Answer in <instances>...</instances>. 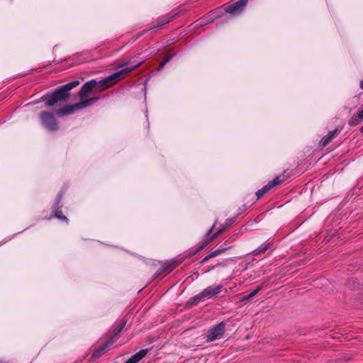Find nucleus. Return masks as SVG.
<instances>
[{
	"label": "nucleus",
	"instance_id": "nucleus-1",
	"mask_svg": "<svg viewBox=\"0 0 363 363\" xmlns=\"http://www.w3.org/2000/svg\"><path fill=\"white\" fill-rule=\"evenodd\" d=\"M140 55V54L135 55L133 59L128 61L118 64L116 65L117 68L121 67L122 69L112 74L99 81L92 79V93L100 92L111 87L130 72L138 67L145 60V59H140L139 60H135L138 58Z\"/></svg>",
	"mask_w": 363,
	"mask_h": 363
},
{
	"label": "nucleus",
	"instance_id": "nucleus-2",
	"mask_svg": "<svg viewBox=\"0 0 363 363\" xmlns=\"http://www.w3.org/2000/svg\"><path fill=\"white\" fill-rule=\"evenodd\" d=\"M89 93H91V80L86 82L79 92V98L82 99L80 103L59 108L57 110L56 114L60 116L70 115L74 113L76 110L88 106L91 104V98H87Z\"/></svg>",
	"mask_w": 363,
	"mask_h": 363
},
{
	"label": "nucleus",
	"instance_id": "nucleus-3",
	"mask_svg": "<svg viewBox=\"0 0 363 363\" xmlns=\"http://www.w3.org/2000/svg\"><path fill=\"white\" fill-rule=\"evenodd\" d=\"M126 322L121 320L117 328L113 331V334L104 341L101 345H99L92 352V359H97L104 355L110 349V347L116 342L122 330L124 328Z\"/></svg>",
	"mask_w": 363,
	"mask_h": 363
},
{
	"label": "nucleus",
	"instance_id": "nucleus-4",
	"mask_svg": "<svg viewBox=\"0 0 363 363\" xmlns=\"http://www.w3.org/2000/svg\"><path fill=\"white\" fill-rule=\"evenodd\" d=\"M223 289V286L222 284H218L217 286H209L203 289L199 294L191 297L187 302V304L189 306L197 305L201 301H203L206 299H213L218 297V294H220L222 289Z\"/></svg>",
	"mask_w": 363,
	"mask_h": 363
},
{
	"label": "nucleus",
	"instance_id": "nucleus-5",
	"mask_svg": "<svg viewBox=\"0 0 363 363\" xmlns=\"http://www.w3.org/2000/svg\"><path fill=\"white\" fill-rule=\"evenodd\" d=\"M68 99L66 94L60 87L52 92H48L40 97L39 102H45V106L52 107L59 102L65 101Z\"/></svg>",
	"mask_w": 363,
	"mask_h": 363
},
{
	"label": "nucleus",
	"instance_id": "nucleus-6",
	"mask_svg": "<svg viewBox=\"0 0 363 363\" xmlns=\"http://www.w3.org/2000/svg\"><path fill=\"white\" fill-rule=\"evenodd\" d=\"M40 121L43 127L49 132H54L58 128V123L55 114L49 111H42L40 113Z\"/></svg>",
	"mask_w": 363,
	"mask_h": 363
},
{
	"label": "nucleus",
	"instance_id": "nucleus-7",
	"mask_svg": "<svg viewBox=\"0 0 363 363\" xmlns=\"http://www.w3.org/2000/svg\"><path fill=\"white\" fill-rule=\"evenodd\" d=\"M65 190L61 189L57 194L55 202L52 206V213H53V217L59 219L61 221H64L65 223H68V218L63 215L62 211V208L63 206V203L62 202Z\"/></svg>",
	"mask_w": 363,
	"mask_h": 363
},
{
	"label": "nucleus",
	"instance_id": "nucleus-8",
	"mask_svg": "<svg viewBox=\"0 0 363 363\" xmlns=\"http://www.w3.org/2000/svg\"><path fill=\"white\" fill-rule=\"evenodd\" d=\"M225 332V323L220 322L213 328H210L206 335V341L210 342L220 339Z\"/></svg>",
	"mask_w": 363,
	"mask_h": 363
},
{
	"label": "nucleus",
	"instance_id": "nucleus-9",
	"mask_svg": "<svg viewBox=\"0 0 363 363\" xmlns=\"http://www.w3.org/2000/svg\"><path fill=\"white\" fill-rule=\"evenodd\" d=\"M286 178L287 176L285 175V172H284L282 175L277 176L273 180L269 182L267 185L264 186L261 189L258 190L256 192V196L257 199L261 198L264 194H266L275 186L282 183L284 181L286 180Z\"/></svg>",
	"mask_w": 363,
	"mask_h": 363
},
{
	"label": "nucleus",
	"instance_id": "nucleus-10",
	"mask_svg": "<svg viewBox=\"0 0 363 363\" xmlns=\"http://www.w3.org/2000/svg\"><path fill=\"white\" fill-rule=\"evenodd\" d=\"M247 1V0H239L231 5L226 6L225 11L231 15H237L243 11Z\"/></svg>",
	"mask_w": 363,
	"mask_h": 363
},
{
	"label": "nucleus",
	"instance_id": "nucleus-11",
	"mask_svg": "<svg viewBox=\"0 0 363 363\" xmlns=\"http://www.w3.org/2000/svg\"><path fill=\"white\" fill-rule=\"evenodd\" d=\"M149 350L143 349L140 350L136 354L132 355L125 363H137L146 356Z\"/></svg>",
	"mask_w": 363,
	"mask_h": 363
},
{
	"label": "nucleus",
	"instance_id": "nucleus-12",
	"mask_svg": "<svg viewBox=\"0 0 363 363\" xmlns=\"http://www.w3.org/2000/svg\"><path fill=\"white\" fill-rule=\"evenodd\" d=\"M79 84V81L78 80H74L66 84H64L62 86H59L60 89L66 94L67 97L69 99V91L77 86Z\"/></svg>",
	"mask_w": 363,
	"mask_h": 363
},
{
	"label": "nucleus",
	"instance_id": "nucleus-13",
	"mask_svg": "<svg viewBox=\"0 0 363 363\" xmlns=\"http://www.w3.org/2000/svg\"><path fill=\"white\" fill-rule=\"evenodd\" d=\"M363 121V108L359 111L357 115H354L348 121L350 126H356Z\"/></svg>",
	"mask_w": 363,
	"mask_h": 363
},
{
	"label": "nucleus",
	"instance_id": "nucleus-14",
	"mask_svg": "<svg viewBox=\"0 0 363 363\" xmlns=\"http://www.w3.org/2000/svg\"><path fill=\"white\" fill-rule=\"evenodd\" d=\"M228 247H224V248H222V247H219L218 248L217 250H214V251H212L208 255H206L202 260V263H205L209 259L211 258H213V257H215L216 256H218L220 255V254L223 253L224 252L226 251V250L228 249Z\"/></svg>",
	"mask_w": 363,
	"mask_h": 363
},
{
	"label": "nucleus",
	"instance_id": "nucleus-15",
	"mask_svg": "<svg viewBox=\"0 0 363 363\" xmlns=\"http://www.w3.org/2000/svg\"><path fill=\"white\" fill-rule=\"evenodd\" d=\"M227 226H223L220 228L216 233H214L213 235H211L205 243L202 244L197 250V251H200L202 249H203L206 245H207L209 242L213 241L215 238H216L220 234H221L225 229Z\"/></svg>",
	"mask_w": 363,
	"mask_h": 363
},
{
	"label": "nucleus",
	"instance_id": "nucleus-16",
	"mask_svg": "<svg viewBox=\"0 0 363 363\" xmlns=\"http://www.w3.org/2000/svg\"><path fill=\"white\" fill-rule=\"evenodd\" d=\"M271 247V242H264L261 246L254 250L251 254L252 256H257L261 253H264Z\"/></svg>",
	"mask_w": 363,
	"mask_h": 363
},
{
	"label": "nucleus",
	"instance_id": "nucleus-17",
	"mask_svg": "<svg viewBox=\"0 0 363 363\" xmlns=\"http://www.w3.org/2000/svg\"><path fill=\"white\" fill-rule=\"evenodd\" d=\"M337 129H334L333 130L329 131L328 135L323 138V139L321 140L322 145L326 146L330 142L332 138H333L335 137V135L337 133Z\"/></svg>",
	"mask_w": 363,
	"mask_h": 363
},
{
	"label": "nucleus",
	"instance_id": "nucleus-18",
	"mask_svg": "<svg viewBox=\"0 0 363 363\" xmlns=\"http://www.w3.org/2000/svg\"><path fill=\"white\" fill-rule=\"evenodd\" d=\"M173 18H174V16H164L161 18H159L157 20L158 24L157 25L156 27H157V28L162 27V26L168 23Z\"/></svg>",
	"mask_w": 363,
	"mask_h": 363
},
{
	"label": "nucleus",
	"instance_id": "nucleus-19",
	"mask_svg": "<svg viewBox=\"0 0 363 363\" xmlns=\"http://www.w3.org/2000/svg\"><path fill=\"white\" fill-rule=\"evenodd\" d=\"M262 289V286H258L253 291L243 298V300H250L256 296L258 292Z\"/></svg>",
	"mask_w": 363,
	"mask_h": 363
},
{
	"label": "nucleus",
	"instance_id": "nucleus-20",
	"mask_svg": "<svg viewBox=\"0 0 363 363\" xmlns=\"http://www.w3.org/2000/svg\"><path fill=\"white\" fill-rule=\"evenodd\" d=\"M176 266H177V264L175 262H172L167 266L164 267V269L168 271L169 272L171 270H172Z\"/></svg>",
	"mask_w": 363,
	"mask_h": 363
},
{
	"label": "nucleus",
	"instance_id": "nucleus-21",
	"mask_svg": "<svg viewBox=\"0 0 363 363\" xmlns=\"http://www.w3.org/2000/svg\"><path fill=\"white\" fill-rule=\"evenodd\" d=\"M217 222L218 220H216L215 221V223H213V225L211 226V228L207 231V235H208L213 230V228L216 227V224H217Z\"/></svg>",
	"mask_w": 363,
	"mask_h": 363
},
{
	"label": "nucleus",
	"instance_id": "nucleus-22",
	"mask_svg": "<svg viewBox=\"0 0 363 363\" xmlns=\"http://www.w3.org/2000/svg\"><path fill=\"white\" fill-rule=\"evenodd\" d=\"M201 21H204L205 23H209V22H211L212 21V19L210 18L209 16H206V17H205V18L201 19Z\"/></svg>",
	"mask_w": 363,
	"mask_h": 363
},
{
	"label": "nucleus",
	"instance_id": "nucleus-23",
	"mask_svg": "<svg viewBox=\"0 0 363 363\" xmlns=\"http://www.w3.org/2000/svg\"><path fill=\"white\" fill-rule=\"evenodd\" d=\"M164 66H165V64L163 62H162L159 65L158 70L160 71V70L162 69Z\"/></svg>",
	"mask_w": 363,
	"mask_h": 363
},
{
	"label": "nucleus",
	"instance_id": "nucleus-24",
	"mask_svg": "<svg viewBox=\"0 0 363 363\" xmlns=\"http://www.w3.org/2000/svg\"><path fill=\"white\" fill-rule=\"evenodd\" d=\"M171 60V57H167L162 62L166 65Z\"/></svg>",
	"mask_w": 363,
	"mask_h": 363
},
{
	"label": "nucleus",
	"instance_id": "nucleus-25",
	"mask_svg": "<svg viewBox=\"0 0 363 363\" xmlns=\"http://www.w3.org/2000/svg\"><path fill=\"white\" fill-rule=\"evenodd\" d=\"M98 99H99L98 97L92 96V99H91L92 104L95 103L96 101H98Z\"/></svg>",
	"mask_w": 363,
	"mask_h": 363
},
{
	"label": "nucleus",
	"instance_id": "nucleus-26",
	"mask_svg": "<svg viewBox=\"0 0 363 363\" xmlns=\"http://www.w3.org/2000/svg\"><path fill=\"white\" fill-rule=\"evenodd\" d=\"M359 86H360V88H361L362 89H363V81H361V82H360Z\"/></svg>",
	"mask_w": 363,
	"mask_h": 363
},
{
	"label": "nucleus",
	"instance_id": "nucleus-27",
	"mask_svg": "<svg viewBox=\"0 0 363 363\" xmlns=\"http://www.w3.org/2000/svg\"><path fill=\"white\" fill-rule=\"evenodd\" d=\"M360 132L363 133V125L359 129Z\"/></svg>",
	"mask_w": 363,
	"mask_h": 363
},
{
	"label": "nucleus",
	"instance_id": "nucleus-28",
	"mask_svg": "<svg viewBox=\"0 0 363 363\" xmlns=\"http://www.w3.org/2000/svg\"><path fill=\"white\" fill-rule=\"evenodd\" d=\"M6 241H7V240H4V241H3L2 242H1V243H0V245H1V244L6 243Z\"/></svg>",
	"mask_w": 363,
	"mask_h": 363
},
{
	"label": "nucleus",
	"instance_id": "nucleus-29",
	"mask_svg": "<svg viewBox=\"0 0 363 363\" xmlns=\"http://www.w3.org/2000/svg\"><path fill=\"white\" fill-rule=\"evenodd\" d=\"M0 363H6V362L1 360Z\"/></svg>",
	"mask_w": 363,
	"mask_h": 363
},
{
	"label": "nucleus",
	"instance_id": "nucleus-30",
	"mask_svg": "<svg viewBox=\"0 0 363 363\" xmlns=\"http://www.w3.org/2000/svg\"><path fill=\"white\" fill-rule=\"evenodd\" d=\"M228 223H229L228 225H230L232 223V221L231 220L228 221Z\"/></svg>",
	"mask_w": 363,
	"mask_h": 363
}]
</instances>
